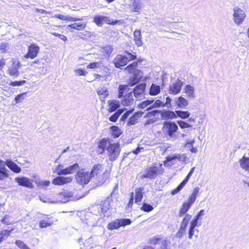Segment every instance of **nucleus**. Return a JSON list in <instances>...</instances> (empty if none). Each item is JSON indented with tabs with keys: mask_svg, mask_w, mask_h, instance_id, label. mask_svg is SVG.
I'll list each match as a JSON object with an SVG mask.
<instances>
[{
	"mask_svg": "<svg viewBox=\"0 0 249 249\" xmlns=\"http://www.w3.org/2000/svg\"><path fill=\"white\" fill-rule=\"evenodd\" d=\"M135 54V53H134ZM137 56L135 54H132L126 51L125 54H118L113 59V63L116 68H121L127 64L128 61L136 59Z\"/></svg>",
	"mask_w": 249,
	"mask_h": 249,
	"instance_id": "obj_1",
	"label": "nucleus"
},
{
	"mask_svg": "<svg viewBox=\"0 0 249 249\" xmlns=\"http://www.w3.org/2000/svg\"><path fill=\"white\" fill-rule=\"evenodd\" d=\"M163 172L162 164L154 163L148 167L146 170L142 173L141 177L142 178H154L157 175L161 174Z\"/></svg>",
	"mask_w": 249,
	"mask_h": 249,
	"instance_id": "obj_2",
	"label": "nucleus"
},
{
	"mask_svg": "<svg viewBox=\"0 0 249 249\" xmlns=\"http://www.w3.org/2000/svg\"><path fill=\"white\" fill-rule=\"evenodd\" d=\"M90 173L92 178L97 179L100 183H103L107 178L106 170H104L103 165L101 164H94Z\"/></svg>",
	"mask_w": 249,
	"mask_h": 249,
	"instance_id": "obj_3",
	"label": "nucleus"
},
{
	"mask_svg": "<svg viewBox=\"0 0 249 249\" xmlns=\"http://www.w3.org/2000/svg\"><path fill=\"white\" fill-rule=\"evenodd\" d=\"M178 130V126L174 122L165 121L163 124L162 132L166 138H173Z\"/></svg>",
	"mask_w": 249,
	"mask_h": 249,
	"instance_id": "obj_4",
	"label": "nucleus"
},
{
	"mask_svg": "<svg viewBox=\"0 0 249 249\" xmlns=\"http://www.w3.org/2000/svg\"><path fill=\"white\" fill-rule=\"evenodd\" d=\"M137 65V62H133L125 68V70L129 73H134V77L131 78L129 82V84L131 86L138 83L142 76L141 75H139L141 71L136 69Z\"/></svg>",
	"mask_w": 249,
	"mask_h": 249,
	"instance_id": "obj_5",
	"label": "nucleus"
},
{
	"mask_svg": "<svg viewBox=\"0 0 249 249\" xmlns=\"http://www.w3.org/2000/svg\"><path fill=\"white\" fill-rule=\"evenodd\" d=\"M77 171L78 172L75 175V179L77 182L81 185L88 184L92 178L90 173L84 169H78Z\"/></svg>",
	"mask_w": 249,
	"mask_h": 249,
	"instance_id": "obj_6",
	"label": "nucleus"
},
{
	"mask_svg": "<svg viewBox=\"0 0 249 249\" xmlns=\"http://www.w3.org/2000/svg\"><path fill=\"white\" fill-rule=\"evenodd\" d=\"M120 150L119 143H108L107 151L110 160H115L119 156Z\"/></svg>",
	"mask_w": 249,
	"mask_h": 249,
	"instance_id": "obj_7",
	"label": "nucleus"
},
{
	"mask_svg": "<svg viewBox=\"0 0 249 249\" xmlns=\"http://www.w3.org/2000/svg\"><path fill=\"white\" fill-rule=\"evenodd\" d=\"M131 223V220L129 218L118 219L112 221L108 224V229L111 230L117 229L121 227H124Z\"/></svg>",
	"mask_w": 249,
	"mask_h": 249,
	"instance_id": "obj_8",
	"label": "nucleus"
},
{
	"mask_svg": "<svg viewBox=\"0 0 249 249\" xmlns=\"http://www.w3.org/2000/svg\"><path fill=\"white\" fill-rule=\"evenodd\" d=\"M233 19L234 22L238 25L241 24L246 18V14L244 11L237 6L233 8Z\"/></svg>",
	"mask_w": 249,
	"mask_h": 249,
	"instance_id": "obj_9",
	"label": "nucleus"
},
{
	"mask_svg": "<svg viewBox=\"0 0 249 249\" xmlns=\"http://www.w3.org/2000/svg\"><path fill=\"white\" fill-rule=\"evenodd\" d=\"M93 21L97 26H102L104 22L114 25L118 22L119 21L114 19L111 20L107 17L103 16H96L94 17Z\"/></svg>",
	"mask_w": 249,
	"mask_h": 249,
	"instance_id": "obj_10",
	"label": "nucleus"
},
{
	"mask_svg": "<svg viewBox=\"0 0 249 249\" xmlns=\"http://www.w3.org/2000/svg\"><path fill=\"white\" fill-rule=\"evenodd\" d=\"M12 65L8 69V72L10 76L18 77L19 74L18 69L20 67V62L17 59H12L11 60Z\"/></svg>",
	"mask_w": 249,
	"mask_h": 249,
	"instance_id": "obj_11",
	"label": "nucleus"
},
{
	"mask_svg": "<svg viewBox=\"0 0 249 249\" xmlns=\"http://www.w3.org/2000/svg\"><path fill=\"white\" fill-rule=\"evenodd\" d=\"M183 82L179 79L172 83L169 86V93L176 95L179 93L183 86Z\"/></svg>",
	"mask_w": 249,
	"mask_h": 249,
	"instance_id": "obj_12",
	"label": "nucleus"
},
{
	"mask_svg": "<svg viewBox=\"0 0 249 249\" xmlns=\"http://www.w3.org/2000/svg\"><path fill=\"white\" fill-rule=\"evenodd\" d=\"M145 87V84H141L134 88L132 92L137 100H141L143 97Z\"/></svg>",
	"mask_w": 249,
	"mask_h": 249,
	"instance_id": "obj_13",
	"label": "nucleus"
},
{
	"mask_svg": "<svg viewBox=\"0 0 249 249\" xmlns=\"http://www.w3.org/2000/svg\"><path fill=\"white\" fill-rule=\"evenodd\" d=\"M15 180L19 186H24L29 188H34L32 180L27 177H17L15 178Z\"/></svg>",
	"mask_w": 249,
	"mask_h": 249,
	"instance_id": "obj_14",
	"label": "nucleus"
},
{
	"mask_svg": "<svg viewBox=\"0 0 249 249\" xmlns=\"http://www.w3.org/2000/svg\"><path fill=\"white\" fill-rule=\"evenodd\" d=\"M39 51V46L36 44H32L28 47V53L24 56L26 58L34 59L37 56Z\"/></svg>",
	"mask_w": 249,
	"mask_h": 249,
	"instance_id": "obj_15",
	"label": "nucleus"
},
{
	"mask_svg": "<svg viewBox=\"0 0 249 249\" xmlns=\"http://www.w3.org/2000/svg\"><path fill=\"white\" fill-rule=\"evenodd\" d=\"M195 169V167H193L190 171L188 174L187 175L185 179L178 185V186L175 189L172 191L171 194L172 195H175L178 194L185 185V184L187 183L190 177L193 174Z\"/></svg>",
	"mask_w": 249,
	"mask_h": 249,
	"instance_id": "obj_16",
	"label": "nucleus"
},
{
	"mask_svg": "<svg viewBox=\"0 0 249 249\" xmlns=\"http://www.w3.org/2000/svg\"><path fill=\"white\" fill-rule=\"evenodd\" d=\"M176 160H178V161L184 162L186 160V156L185 154H173L166 157V160L164 164H166L170 163L169 164L170 165L174 164L175 163L173 162L172 161Z\"/></svg>",
	"mask_w": 249,
	"mask_h": 249,
	"instance_id": "obj_17",
	"label": "nucleus"
},
{
	"mask_svg": "<svg viewBox=\"0 0 249 249\" xmlns=\"http://www.w3.org/2000/svg\"><path fill=\"white\" fill-rule=\"evenodd\" d=\"M194 202L188 199L186 201L184 202L179 210L178 215L181 217L183 215H185L187 212L190 209Z\"/></svg>",
	"mask_w": 249,
	"mask_h": 249,
	"instance_id": "obj_18",
	"label": "nucleus"
},
{
	"mask_svg": "<svg viewBox=\"0 0 249 249\" xmlns=\"http://www.w3.org/2000/svg\"><path fill=\"white\" fill-rule=\"evenodd\" d=\"M142 8L141 0H131L129 4V8L133 12L140 13Z\"/></svg>",
	"mask_w": 249,
	"mask_h": 249,
	"instance_id": "obj_19",
	"label": "nucleus"
},
{
	"mask_svg": "<svg viewBox=\"0 0 249 249\" xmlns=\"http://www.w3.org/2000/svg\"><path fill=\"white\" fill-rule=\"evenodd\" d=\"M72 180L71 177H57L53 180L52 183L54 185H62L71 182Z\"/></svg>",
	"mask_w": 249,
	"mask_h": 249,
	"instance_id": "obj_20",
	"label": "nucleus"
},
{
	"mask_svg": "<svg viewBox=\"0 0 249 249\" xmlns=\"http://www.w3.org/2000/svg\"><path fill=\"white\" fill-rule=\"evenodd\" d=\"M79 168V165L77 163H75L67 168L62 169L58 173V175L73 174L77 171Z\"/></svg>",
	"mask_w": 249,
	"mask_h": 249,
	"instance_id": "obj_21",
	"label": "nucleus"
},
{
	"mask_svg": "<svg viewBox=\"0 0 249 249\" xmlns=\"http://www.w3.org/2000/svg\"><path fill=\"white\" fill-rule=\"evenodd\" d=\"M174 101L179 108H186L189 105V101L182 96L175 98Z\"/></svg>",
	"mask_w": 249,
	"mask_h": 249,
	"instance_id": "obj_22",
	"label": "nucleus"
},
{
	"mask_svg": "<svg viewBox=\"0 0 249 249\" xmlns=\"http://www.w3.org/2000/svg\"><path fill=\"white\" fill-rule=\"evenodd\" d=\"M107 104L108 105L107 111L109 112L116 111L120 106L119 101L116 100H109Z\"/></svg>",
	"mask_w": 249,
	"mask_h": 249,
	"instance_id": "obj_23",
	"label": "nucleus"
},
{
	"mask_svg": "<svg viewBox=\"0 0 249 249\" xmlns=\"http://www.w3.org/2000/svg\"><path fill=\"white\" fill-rule=\"evenodd\" d=\"M183 90L188 98L193 99L196 98L195 88L193 86L187 85L184 88Z\"/></svg>",
	"mask_w": 249,
	"mask_h": 249,
	"instance_id": "obj_24",
	"label": "nucleus"
},
{
	"mask_svg": "<svg viewBox=\"0 0 249 249\" xmlns=\"http://www.w3.org/2000/svg\"><path fill=\"white\" fill-rule=\"evenodd\" d=\"M112 201L111 196H108L106 198L105 201H102V204L100 205L101 212L103 213H106L110 208V202Z\"/></svg>",
	"mask_w": 249,
	"mask_h": 249,
	"instance_id": "obj_25",
	"label": "nucleus"
},
{
	"mask_svg": "<svg viewBox=\"0 0 249 249\" xmlns=\"http://www.w3.org/2000/svg\"><path fill=\"white\" fill-rule=\"evenodd\" d=\"M134 95L132 91L124 96V99L122 101V103L124 106H130L133 104L134 102Z\"/></svg>",
	"mask_w": 249,
	"mask_h": 249,
	"instance_id": "obj_26",
	"label": "nucleus"
},
{
	"mask_svg": "<svg viewBox=\"0 0 249 249\" xmlns=\"http://www.w3.org/2000/svg\"><path fill=\"white\" fill-rule=\"evenodd\" d=\"M5 164L6 166L14 173H18L21 172V168L11 160H7L5 162Z\"/></svg>",
	"mask_w": 249,
	"mask_h": 249,
	"instance_id": "obj_27",
	"label": "nucleus"
},
{
	"mask_svg": "<svg viewBox=\"0 0 249 249\" xmlns=\"http://www.w3.org/2000/svg\"><path fill=\"white\" fill-rule=\"evenodd\" d=\"M161 117L162 119L167 120L177 118L176 111L166 110L161 112Z\"/></svg>",
	"mask_w": 249,
	"mask_h": 249,
	"instance_id": "obj_28",
	"label": "nucleus"
},
{
	"mask_svg": "<svg viewBox=\"0 0 249 249\" xmlns=\"http://www.w3.org/2000/svg\"><path fill=\"white\" fill-rule=\"evenodd\" d=\"M52 18H56L62 20H69L71 21H77L83 20V18H75L71 17L69 16H66L61 14H55L54 16H52Z\"/></svg>",
	"mask_w": 249,
	"mask_h": 249,
	"instance_id": "obj_29",
	"label": "nucleus"
},
{
	"mask_svg": "<svg viewBox=\"0 0 249 249\" xmlns=\"http://www.w3.org/2000/svg\"><path fill=\"white\" fill-rule=\"evenodd\" d=\"M86 22H74L72 24L69 25L68 27H70L77 30H83L86 28Z\"/></svg>",
	"mask_w": 249,
	"mask_h": 249,
	"instance_id": "obj_30",
	"label": "nucleus"
},
{
	"mask_svg": "<svg viewBox=\"0 0 249 249\" xmlns=\"http://www.w3.org/2000/svg\"><path fill=\"white\" fill-rule=\"evenodd\" d=\"M109 142H107L105 139H103L101 140L99 143L98 146L97 152L99 154H102L103 153L105 149L107 147V145Z\"/></svg>",
	"mask_w": 249,
	"mask_h": 249,
	"instance_id": "obj_31",
	"label": "nucleus"
},
{
	"mask_svg": "<svg viewBox=\"0 0 249 249\" xmlns=\"http://www.w3.org/2000/svg\"><path fill=\"white\" fill-rule=\"evenodd\" d=\"M143 191L144 188L142 187L137 188L135 189V201L136 203H138L142 201L143 197Z\"/></svg>",
	"mask_w": 249,
	"mask_h": 249,
	"instance_id": "obj_32",
	"label": "nucleus"
},
{
	"mask_svg": "<svg viewBox=\"0 0 249 249\" xmlns=\"http://www.w3.org/2000/svg\"><path fill=\"white\" fill-rule=\"evenodd\" d=\"M143 113L141 112H137L131 116L128 120L127 122L128 125H134L136 124L138 120V119L142 115Z\"/></svg>",
	"mask_w": 249,
	"mask_h": 249,
	"instance_id": "obj_33",
	"label": "nucleus"
},
{
	"mask_svg": "<svg viewBox=\"0 0 249 249\" xmlns=\"http://www.w3.org/2000/svg\"><path fill=\"white\" fill-rule=\"evenodd\" d=\"M134 40L135 43L138 46H141L142 45V41L141 32L140 30H136L134 33Z\"/></svg>",
	"mask_w": 249,
	"mask_h": 249,
	"instance_id": "obj_34",
	"label": "nucleus"
},
{
	"mask_svg": "<svg viewBox=\"0 0 249 249\" xmlns=\"http://www.w3.org/2000/svg\"><path fill=\"white\" fill-rule=\"evenodd\" d=\"M241 167L246 170L249 171V158L244 156L239 160Z\"/></svg>",
	"mask_w": 249,
	"mask_h": 249,
	"instance_id": "obj_35",
	"label": "nucleus"
},
{
	"mask_svg": "<svg viewBox=\"0 0 249 249\" xmlns=\"http://www.w3.org/2000/svg\"><path fill=\"white\" fill-rule=\"evenodd\" d=\"M160 91V86L152 84L149 90V94L151 95L155 96L158 94Z\"/></svg>",
	"mask_w": 249,
	"mask_h": 249,
	"instance_id": "obj_36",
	"label": "nucleus"
},
{
	"mask_svg": "<svg viewBox=\"0 0 249 249\" xmlns=\"http://www.w3.org/2000/svg\"><path fill=\"white\" fill-rule=\"evenodd\" d=\"M124 109H119L109 118V120L112 122H116L119 117L124 112Z\"/></svg>",
	"mask_w": 249,
	"mask_h": 249,
	"instance_id": "obj_37",
	"label": "nucleus"
},
{
	"mask_svg": "<svg viewBox=\"0 0 249 249\" xmlns=\"http://www.w3.org/2000/svg\"><path fill=\"white\" fill-rule=\"evenodd\" d=\"M53 224V221L50 220V218L47 217L39 222V227L41 228H46L51 226Z\"/></svg>",
	"mask_w": 249,
	"mask_h": 249,
	"instance_id": "obj_38",
	"label": "nucleus"
},
{
	"mask_svg": "<svg viewBox=\"0 0 249 249\" xmlns=\"http://www.w3.org/2000/svg\"><path fill=\"white\" fill-rule=\"evenodd\" d=\"M192 217V215L186 214L181 222L180 226L186 228Z\"/></svg>",
	"mask_w": 249,
	"mask_h": 249,
	"instance_id": "obj_39",
	"label": "nucleus"
},
{
	"mask_svg": "<svg viewBox=\"0 0 249 249\" xmlns=\"http://www.w3.org/2000/svg\"><path fill=\"white\" fill-rule=\"evenodd\" d=\"M176 113L177 117L178 116L183 119L189 118L190 115V113L188 111L176 110Z\"/></svg>",
	"mask_w": 249,
	"mask_h": 249,
	"instance_id": "obj_40",
	"label": "nucleus"
},
{
	"mask_svg": "<svg viewBox=\"0 0 249 249\" xmlns=\"http://www.w3.org/2000/svg\"><path fill=\"white\" fill-rule=\"evenodd\" d=\"M171 242L169 239H161L160 243V249H168V247L170 245Z\"/></svg>",
	"mask_w": 249,
	"mask_h": 249,
	"instance_id": "obj_41",
	"label": "nucleus"
},
{
	"mask_svg": "<svg viewBox=\"0 0 249 249\" xmlns=\"http://www.w3.org/2000/svg\"><path fill=\"white\" fill-rule=\"evenodd\" d=\"M128 88V86L127 85H120L118 88V91L119 94L118 97L119 98H122L124 96V93L126 91L127 89Z\"/></svg>",
	"mask_w": 249,
	"mask_h": 249,
	"instance_id": "obj_42",
	"label": "nucleus"
},
{
	"mask_svg": "<svg viewBox=\"0 0 249 249\" xmlns=\"http://www.w3.org/2000/svg\"><path fill=\"white\" fill-rule=\"evenodd\" d=\"M111 128L112 131V135L114 138L119 137L122 133L121 130L117 126H113Z\"/></svg>",
	"mask_w": 249,
	"mask_h": 249,
	"instance_id": "obj_43",
	"label": "nucleus"
},
{
	"mask_svg": "<svg viewBox=\"0 0 249 249\" xmlns=\"http://www.w3.org/2000/svg\"><path fill=\"white\" fill-rule=\"evenodd\" d=\"M199 190L200 189L198 187L194 188L192 194L189 196L188 199L195 202L196 200V196L199 193Z\"/></svg>",
	"mask_w": 249,
	"mask_h": 249,
	"instance_id": "obj_44",
	"label": "nucleus"
},
{
	"mask_svg": "<svg viewBox=\"0 0 249 249\" xmlns=\"http://www.w3.org/2000/svg\"><path fill=\"white\" fill-rule=\"evenodd\" d=\"M97 93L99 95L102 96V97L105 98L107 97L109 92L107 89L106 88H101L97 90Z\"/></svg>",
	"mask_w": 249,
	"mask_h": 249,
	"instance_id": "obj_45",
	"label": "nucleus"
},
{
	"mask_svg": "<svg viewBox=\"0 0 249 249\" xmlns=\"http://www.w3.org/2000/svg\"><path fill=\"white\" fill-rule=\"evenodd\" d=\"M163 102H161L160 100H157L155 103L150 107L146 109L147 110H150L154 108H158L161 106L163 107Z\"/></svg>",
	"mask_w": 249,
	"mask_h": 249,
	"instance_id": "obj_46",
	"label": "nucleus"
},
{
	"mask_svg": "<svg viewBox=\"0 0 249 249\" xmlns=\"http://www.w3.org/2000/svg\"><path fill=\"white\" fill-rule=\"evenodd\" d=\"M11 172L9 170L0 171V180H3L9 177Z\"/></svg>",
	"mask_w": 249,
	"mask_h": 249,
	"instance_id": "obj_47",
	"label": "nucleus"
},
{
	"mask_svg": "<svg viewBox=\"0 0 249 249\" xmlns=\"http://www.w3.org/2000/svg\"><path fill=\"white\" fill-rule=\"evenodd\" d=\"M186 231V228L180 226L178 232L176 233V237L179 238H181L185 234Z\"/></svg>",
	"mask_w": 249,
	"mask_h": 249,
	"instance_id": "obj_48",
	"label": "nucleus"
},
{
	"mask_svg": "<svg viewBox=\"0 0 249 249\" xmlns=\"http://www.w3.org/2000/svg\"><path fill=\"white\" fill-rule=\"evenodd\" d=\"M186 231V228L180 226L178 232L176 233V237L179 238H181L185 234Z\"/></svg>",
	"mask_w": 249,
	"mask_h": 249,
	"instance_id": "obj_49",
	"label": "nucleus"
},
{
	"mask_svg": "<svg viewBox=\"0 0 249 249\" xmlns=\"http://www.w3.org/2000/svg\"><path fill=\"white\" fill-rule=\"evenodd\" d=\"M59 197L64 196V198L61 201L63 202H65L68 201V198L71 196V193L67 192H63L59 194Z\"/></svg>",
	"mask_w": 249,
	"mask_h": 249,
	"instance_id": "obj_50",
	"label": "nucleus"
},
{
	"mask_svg": "<svg viewBox=\"0 0 249 249\" xmlns=\"http://www.w3.org/2000/svg\"><path fill=\"white\" fill-rule=\"evenodd\" d=\"M153 209L154 208L152 205L146 203H143V205L141 207V210L146 212H151Z\"/></svg>",
	"mask_w": 249,
	"mask_h": 249,
	"instance_id": "obj_51",
	"label": "nucleus"
},
{
	"mask_svg": "<svg viewBox=\"0 0 249 249\" xmlns=\"http://www.w3.org/2000/svg\"><path fill=\"white\" fill-rule=\"evenodd\" d=\"M101 51L102 53L109 55L112 53L113 48L110 46H107L102 48Z\"/></svg>",
	"mask_w": 249,
	"mask_h": 249,
	"instance_id": "obj_52",
	"label": "nucleus"
},
{
	"mask_svg": "<svg viewBox=\"0 0 249 249\" xmlns=\"http://www.w3.org/2000/svg\"><path fill=\"white\" fill-rule=\"evenodd\" d=\"M154 101V100H147L144 101L139 105V107L142 108H144L150 104H152Z\"/></svg>",
	"mask_w": 249,
	"mask_h": 249,
	"instance_id": "obj_53",
	"label": "nucleus"
},
{
	"mask_svg": "<svg viewBox=\"0 0 249 249\" xmlns=\"http://www.w3.org/2000/svg\"><path fill=\"white\" fill-rule=\"evenodd\" d=\"M16 245L20 249H30L23 241L18 240L16 241Z\"/></svg>",
	"mask_w": 249,
	"mask_h": 249,
	"instance_id": "obj_54",
	"label": "nucleus"
},
{
	"mask_svg": "<svg viewBox=\"0 0 249 249\" xmlns=\"http://www.w3.org/2000/svg\"><path fill=\"white\" fill-rule=\"evenodd\" d=\"M26 95V93H22L19 94H18L15 98V100L17 103H20L22 102L23 99L25 98V96Z\"/></svg>",
	"mask_w": 249,
	"mask_h": 249,
	"instance_id": "obj_55",
	"label": "nucleus"
},
{
	"mask_svg": "<svg viewBox=\"0 0 249 249\" xmlns=\"http://www.w3.org/2000/svg\"><path fill=\"white\" fill-rule=\"evenodd\" d=\"M178 124L180 127L181 128H185L192 127V125L183 121H178Z\"/></svg>",
	"mask_w": 249,
	"mask_h": 249,
	"instance_id": "obj_56",
	"label": "nucleus"
},
{
	"mask_svg": "<svg viewBox=\"0 0 249 249\" xmlns=\"http://www.w3.org/2000/svg\"><path fill=\"white\" fill-rule=\"evenodd\" d=\"M11 217L9 215H5L1 220V222L6 225L12 224L13 223L10 221Z\"/></svg>",
	"mask_w": 249,
	"mask_h": 249,
	"instance_id": "obj_57",
	"label": "nucleus"
},
{
	"mask_svg": "<svg viewBox=\"0 0 249 249\" xmlns=\"http://www.w3.org/2000/svg\"><path fill=\"white\" fill-rule=\"evenodd\" d=\"M132 110L126 111L121 117L120 121L123 122V123L125 122V120L128 118L130 113H132Z\"/></svg>",
	"mask_w": 249,
	"mask_h": 249,
	"instance_id": "obj_58",
	"label": "nucleus"
},
{
	"mask_svg": "<svg viewBox=\"0 0 249 249\" xmlns=\"http://www.w3.org/2000/svg\"><path fill=\"white\" fill-rule=\"evenodd\" d=\"M8 48V44L5 43L1 42L0 43V52L5 53L7 51Z\"/></svg>",
	"mask_w": 249,
	"mask_h": 249,
	"instance_id": "obj_59",
	"label": "nucleus"
},
{
	"mask_svg": "<svg viewBox=\"0 0 249 249\" xmlns=\"http://www.w3.org/2000/svg\"><path fill=\"white\" fill-rule=\"evenodd\" d=\"M199 220V219L194 217L193 220L190 222V227L196 228L198 226Z\"/></svg>",
	"mask_w": 249,
	"mask_h": 249,
	"instance_id": "obj_60",
	"label": "nucleus"
},
{
	"mask_svg": "<svg viewBox=\"0 0 249 249\" xmlns=\"http://www.w3.org/2000/svg\"><path fill=\"white\" fill-rule=\"evenodd\" d=\"M161 239V238H158V237H154L150 240V243L152 245H154V246H155L156 245H160Z\"/></svg>",
	"mask_w": 249,
	"mask_h": 249,
	"instance_id": "obj_61",
	"label": "nucleus"
},
{
	"mask_svg": "<svg viewBox=\"0 0 249 249\" xmlns=\"http://www.w3.org/2000/svg\"><path fill=\"white\" fill-rule=\"evenodd\" d=\"M26 83V81L25 80H22L20 81H14V82H11L9 85L11 86H20L23 85L24 83Z\"/></svg>",
	"mask_w": 249,
	"mask_h": 249,
	"instance_id": "obj_62",
	"label": "nucleus"
},
{
	"mask_svg": "<svg viewBox=\"0 0 249 249\" xmlns=\"http://www.w3.org/2000/svg\"><path fill=\"white\" fill-rule=\"evenodd\" d=\"M11 231L4 230L2 231L0 233V236L3 237V239L6 238L10 235V233Z\"/></svg>",
	"mask_w": 249,
	"mask_h": 249,
	"instance_id": "obj_63",
	"label": "nucleus"
},
{
	"mask_svg": "<svg viewBox=\"0 0 249 249\" xmlns=\"http://www.w3.org/2000/svg\"><path fill=\"white\" fill-rule=\"evenodd\" d=\"M205 214V211L201 210L194 217L199 220L202 219V216Z\"/></svg>",
	"mask_w": 249,
	"mask_h": 249,
	"instance_id": "obj_64",
	"label": "nucleus"
}]
</instances>
